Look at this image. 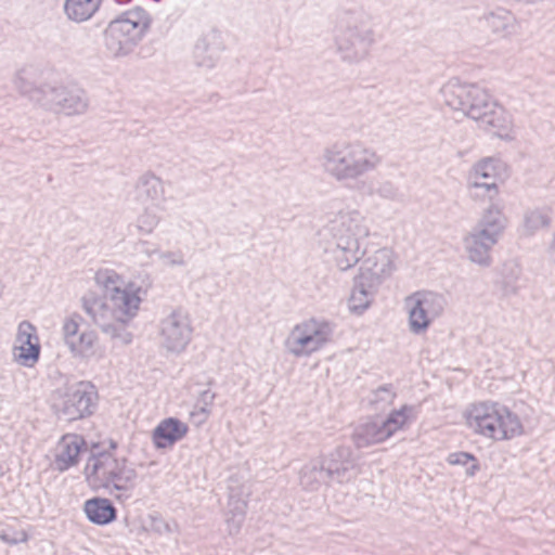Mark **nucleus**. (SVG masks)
<instances>
[{"instance_id":"37","label":"nucleus","mask_w":555,"mask_h":555,"mask_svg":"<svg viewBox=\"0 0 555 555\" xmlns=\"http://www.w3.org/2000/svg\"><path fill=\"white\" fill-rule=\"evenodd\" d=\"M159 217L150 209H145L143 214L138 217L137 229L140 233L150 234L157 227Z\"/></svg>"},{"instance_id":"38","label":"nucleus","mask_w":555,"mask_h":555,"mask_svg":"<svg viewBox=\"0 0 555 555\" xmlns=\"http://www.w3.org/2000/svg\"><path fill=\"white\" fill-rule=\"evenodd\" d=\"M30 340H38L36 327L30 322L23 321L20 323L17 328L16 341L20 344H26Z\"/></svg>"},{"instance_id":"6","label":"nucleus","mask_w":555,"mask_h":555,"mask_svg":"<svg viewBox=\"0 0 555 555\" xmlns=\"http://www.w3.org/2000/svg\"><path fill=\"white\" fill-rule=\"evenodd\" d=\"M89 481L104 488L111 494L114 491L127 492L135 487L138 473L126 457H116L104 451L92 454L85 467Z\"/></svg>"},{"instance_id":"17","label":"nucleus","mask_w":555,"mask_h":555,"mask_svg":"<svg viewBox=\"0 0 555 555\" xmlns=\"http://www.w3.org/2000/svg\"><path fill=\"white\" fill-rule=\"evenodd\" d=\"M223 49L221 33L210 29L197 39L193 50L194 62L199 67L212 68Z\"/></svg>"},{"instance_id":"1","label":"nucleus","mask_w":555,"mask_h":555,"mask_svg":"<svg viewBox=\"0 0 555 555\" xmlns=\"http://www.w3.org/2000/svg\"><path fill=\"white\" fill-rule=\"evenodd\" d=\"M95 282L103 287L104 294L87 292L81 297L83 311L111 339L129 345L132 341V334L127 331L126 325L139 311L140 288L137 291L121 288L118 285L119 276L108 270L96 272Z\"/></svg>"},{"instance_id":"8","label":"nucleus","mask_w":555,"mask_h":555,"mask_svg":"<svg viewBox=\"0 0 555 555\" xmlns=\"http://www.w3.org/2000/svg\"><path fill=\"white\" fill-rule=\"evenodd\" d=\"M506 227V218L501 209L491 204L473 230L464 237L468 259L481 267H490V251L499 242Z\"/></svg>"},{"instance_id":"29","label":"nucleus","mask_w":555,"mask_h":555,"mask_svg":"<svg viewBox=\"0 0 555 555\" xmlns=\"http://www.w3.org/2000/svg\"><path fill=\"white\" fill-rule=\"evenodd\" d=\"M135 190L138 198L142 201L155 202L164 196L163 181L152 172L139 178Z\"/></svg>"},{"instance_id":"23","label":"nucleus","mask_w":555,"mask_h":555,"mask_svg":"<svg viewBox=\"0 0 555 555\" xmlns=\"http://www.w3.org/2000/svg\"><path fill=\"white\" fill-rule=\"evenodd\" d=\"M378 286L371 285V282L360 275L354 278L353 288L349 298V307L352 312L362 313L372 302Z\"/></svg>"},{"instance_id":"20","label":"nucleus","mask_w":555,"mask_h":555,"mask_svg":"<svg viewBox=\"0 0 555 555\" xmlns=\"http://www.w3.org/2000/svg\"><path fill=\"white\" fill-rule=\"evenodd\" d=\"M83 512L90 522L99 526L108 525L117 518V509L111 500L100 496L87 500Z\"/></svg>"},{"instance_id":"35","label":"nucleus","mask_w":555,"mask_h":555,"mask_svg":"<svg viewBox=\"0 0 555 555\" xmlns=\"http://www.w3.org/2000/svg\"><path fill=\"white\" fill-rule=\"evenodd\" d=\"M447 462L450 465H462V466H465L468 463H472L466 468V475L468 477H474L477 474V472L480 470V464H479L477 457L474 454L468 453V452L460 451V452L450 453L447 457Z\"/></svg>"},{"instance_id":"45","label":"nucleus","mask_w":555,"mask_h":555,"mask_svg":"<svg viewBox=\"0 0 555 555\" xmlns=\"http://www.w3.org/2000/svg\"><path fill=\"white\" fill-rule=\"evenodd\" d=\"M137 249L141 253L146 254L147 256H151L152 254L156 253L155 248H150V243L146 241H141L137 245Z\"/></svg>"},{"instance_id":"2","label":"nucleus","mask_w":555,"mask_h":555,"mask_svg":"<svg viewBox=\"0 0 555 555\" xmlns=\"http://www.w3.org/2000/svg\"><path fill=\"white\" fill-rule=\"evenodd\" d=\"M443 103L476 120L479 128L501 139H512L513 120L506 109L476 83L451 79L440 90Z\"/></svg>"},{"instance_id":"11","label":"nucleus","mask_w":555,"mask_h":555,"mask_svg":"<svg viewBox=\"0 0 555 555\" xmlns=\"http://www.w3.org/2000/svg\"><path fill=\"white\" fill-rule=\"evenodd\" d=\"M98 391L88 382H80L69 388L61 402L55 404L59 418L74 422L92 415L96 409Z\"/></svg>"},{"instance_id":"31","label":"nucleus","mask_w":555,"mask_h":555,"mask_svg":"<svg viewBox=\"0 0 555 555\" xmlns=\"http://www.w3.org/2000/svg\"><path fill=\"white\" fill-rule=\"evenodd\" d=\"M409 309V328L411 333L421 335L425 333L435 321L427 312L414 304H405Z\"/></svg>"},{"instance_id":"33","label":"nucleus","mask_w":555,"mask_h":555,"mask_svg":"<svg viewBox=\"0 0 555 555\" xmlns=\"http://www.w3.org/2000/svg\"><path fill=\"white\" fill-rule=\"evenodd\" d=\"M551 223V217L543 209H533L525 214L524 229L527 235L534 234L542 228H547Z\"/></svg>"},{"instance_id":"21","label":"nucleus","mask_w":555,"mask_h":555,"mask_svg":"<svg viewBox=\"0 0 555 555\" xmlns=\"http://www.w3.org/2000/svg\"><path fill=\"white\" fill-rule=\"evenodd\" d=\"M389 437L390 431H385L380 421H370L360 424L352 434V440L359 449L384 442Z\"/></svg>"},{"instance_id":"3","label":"nucleus","mask_w":555,"mask_h":555,"mask_svg":"<svg viewBox=\"0 0 555 555\" xmlns=\"http://www.w3.org/2000/svg\"><path fill=\"white\" fill-rule=\"evenodd\" d=\"M382 162L383 157L376 150L361 140L335 142L325 147L321 155L324 172L344 184L358 182L375 171Z\"/></svg>"},{"instance_id":"46","label":"nucleus","mask_w":555,"mask_h":555,"mask_svg":"<svg viewBox=\"0 0 555 555\" xmlns=\"http://www.w3.org/2000/svg\"><path fill=\"white\" fill-rule=\"evenodd\" d=\"M469 180H477L478 182H486V181L496 182L495 176H492V178H479V177H472V176H469Z\"/></svg>"},{"instance_id":"4","label":"nucleus","mask_w":555,"mask_h":555,"mask_svg":"<svg viewBox=\"0 0 555 555\" xmlns=\"http://www.w3.org/2000/svg\"><path fill=\"white\" fill-rule=\"evenodd\" d=\"M335 243L334 259L339 270L346 271L363 257L362 241L370 235L365 218L358 210L340 211L328 225Z\"/></svg>"},{"instance_id":"14","label":"nucleus","mask_w":555,"mask_h":555,"mask_svg":"<svg viewBox=\"0 0 555 555\" xmlns=\"http://www.w3.org/2000/svg\"><path fill=\"white\" fill-rule=\"evenodd\" d=\"M82 317L75 312L65 318L62 325V335L65 345L74 357L90 358L94 354L98 335L94 331L79 332Z\"/></svg>"},{"instance_id":"19","label":"nucleus","mask_w":555,"mask_h":555,"mask_svg":"<svg viewBox=\"0 0 555 555\" xmlns=\"http://www.w3.org/2000/svg\"><path fill=\"white\" fill-rule=\"evenodd\" d=\"M37 76L38 69L36 67L25 66L15 74L13 83L22 95L27 96L30 101L41 106L46 91L51 83H42L37 86Z\"/></svg>"},{"instance_id":"13","label":"nucleus","mask_w":555,"mask_h":555,"mask_svg":"<svg viewBox=\"0 0 555 555\" xmlns=\"http://www.w3.org/2000/svg\"><path fill=\"white\" fill-rule=\"evenodd\" d=\"M336 43L344 61L358 63L369 55L374 43V33L366 25L348 26L337 37Z\"/></svg>"},{"instance_id":"26","label":"nucleus","mask_w":555,"mask_h":555,"mask_svg":"<svg viewBox=\"0 0 555 555\" xmlns=\"http://www.w3.org/2000/svg\"><path fill=\"white\" fill-rule=\"evenodd\" d=\"M405 304H414L422 307L434 320L439 318L446 307V299L442 295L434 292H416L406 297Z\"/></svg>"},{"instance_id":"22","label":"nucleus","mask_w":555,"mask_h":555,"mask_svg":"<svg viewBox=\"0 0 555 555\" xmlns=\"http://www.w3.org/2000/svg\"><path fill=\"white\" fill-rule=\"evenodd\" d=\"M301 487L307 491H317L323 485L332 483L320 459L306 463L299 473Z\"/></svg>"},{"instance_id":"12","label":"nucleus","mask_w":555,"mask_h":555,"mask_svg":"<svg viewBox=\"0 0 555 555\" xmlns=\"http://www.w3.org/2000/svg\"><path fill=\"white\" fill-rule=\"evenodd\" d=\"M193 327L186 311L173 309L159 323L162 346L169 352L180 353L192 339Z\"/></svg>"},{"instance_id":"32","label":"nucleus","mask_w":555,"mask_h":555,"mask_svg":"<svg viewBox=\"0 0 555 555\" xmlns=\"http://www.w3.org/2000/svg\"><path fill=\"white\" fill-rule=\"evenodd\" d=\"M468 193L469 197L475 201L493 202L499 194V188L496 182L493 181L468 180Z\"/></svg>"},{"instance_id":"43","label":"nucleus","mask_w":555,"mask_h":555,"mask_svg":"<svg viewBox=\"0 0 555 555\" xmlns=\"http://www.w3.org/2000/svg\"><path fill=\"white\" fill-rule=\"evenodd\" d=\"M159 257L167 261L169 266H185L184 255L181 250L160 253Z\"/></svg>"},{"instance_id":"9","label":"nucleus","mask_w":555,"mask_h":555,"mask_svg":"<svg viewBox=\"0 0 555 555\" xmlns=\"http://www.w3.org/2000/svg\"><path fill=\"white\" fill-rule=\"evenodd\" d=\"M335 324L325 319L311 318L297 324L291 332L286 347L295 357H309L330 344Z\"/></svg>"},{"instance_id":"47","label":"nucleus","mask_w":555,"mask_h":555,"mask_svg":"<svg viewBox=\"0 0 555 555\" xmlns=\"http://www.w3.org/2000/svg\"><path fill=\"white\" fill-rule=\"evenodd\" d=\"M109 448H111V449H113V450H115V449L117 448V442H116V441H114V440H111V441H109Z\"/></svg>"},{"instance_id":"25","label":"nucleus","mask_w":555,"mask_h":555,"mask_svg":"<svg viewBox=\"0 0 555 555\" xmlns=\"http://www.w3.org/2000/svg\"><path fill=\"white\" fill-rule=\"evenodd\" d=\"M487 26L500 37H509L516 34L518 25L515 16L505 9H496L485 16Z\"/></svg>"},{"instance_id":"34","label":"nucleus","mask_w":555,"mask_h":555,"mask_svg":"<svg viewBox=\"0 0 555 555\" xmlns=\"http://www.w3.org/2000/svg\"><path fill=\"white\" fill-rule=\"evenodd\" d=\"M17 353H15L16 360L24 366L33 367L39 360L41 347L38 340H30L26 344H20V347H15Z\"/></svg>"},{"instance_id":"28","label":"nucleus","mask_w":555,"mask_h":555,"mask_svg":"<svg viewBox=\"0 0 555 555\" xmlns=\"http://www.w3.org/2000/svg\"><path fill=\"white\" fill-rule=\"evenodd\" d=\"M85 444V440L78 436H74L68 441L64 440V443L55 457L57 469L60 472H64L76 465L78 463V456Z\"/></svg>"},{"instance_id":"7","label":"nucleus","mask_w":555,"mask_h":555,"mask_svg":"<svg viewBox=\"0 0 555 555\" xmlns=\"http://www.w3.org/2000/svg\"><path fill=\"white\" fill-rule=\"evenodd\" d=\"M146 10L135 7L113 20L104 31V42L114 56H125L132 52L151 25Z\"/></svg>"},{"instance_id":"44","label":"nucleus","mask_w":555,"mask_h":555,"mask_svg":"<svg viewBox=\"0 0 555 555\" xmlns=\"http://www.w3.org/2000/svg\"><path fill=\"white\" fill-rule=\"evenodd\" d=\"M201 411H202L201 408L194 406L193 411L191 412V418L194 420V422L197 425L205 423L211 413V412L207 411V413H205V415H202Z\"/></svg>"},{"instance_id":"30","label":"nucleus","mask_w":555,"mask_h":555,"mask_svg":"<svg viewBox=\"0 0 555 555\" xmlns=\"http://www.w3.org/2000/svg\"><path fill=\"white\" fill-rule=\"evenodd\" d=\"M416 420V409L413 405L404 404L398 410L391 411L382 422L385 431H390V437L400 429L410 425Z\"/></svg>"},{"instance_id":"5","label":"nucleus","mask_w":555,"mask_h":555,"mask_svg":"<svg viewBox=\"0 0 555 555\" xmlns=\"http://www.w3.org/2000/svg\"><path fill=\"white\" fill-rule=\"evenodd\" d=\"M466 421L475 433L496 441L508 440L524 433L517 414L498 402L473 404Z\"/></svg>"},{"instance_id":"42","label":"nucleus","mask_w":555,"mask_h":555,"mask_svg":"<svg viewBox=\"0 0 555 555\" xmlns=\"http://www.w3.org/2000/svg\"><path fill=\"white\" fill-rule=\"evenodd\" d=\"M470 176L479 178H492V176H495L493 162L491 159H483L479 162L475 166L474 172Z\"/></svg>"},{"instance_id":"16","label":"nucleus","mask_w":555,"mask_h":555,"mask_svg":"<svg viewBox=\"0 0 555 555\" xmlns=\"http://www.w3.org/2000/svg\"><path fill=\"white\" fill-rule=\"evenodd\" d=\"M393 269L392 251L384 247L363 260L358 275L371 282V285L379 286Z\"/></svg>"},{"instance_id":"41","label":"nucleus","mask_w":555,"mask_h":555,"mask_svg":"<svg viewBox=\"0 0 555 555\" xmlns=\"http://www.w3.org/2000/svg\"><path fill=\"white\" fill-rule=\"evenodd\" d=\"M245 503H240V506L235 507L236 512L232 518L227 519L230 534L237 533L245 518Z\"/></svg>"},{"instance_id":"39","label":"nucleus","mask_w":555,"mask_h":555,"mask_svg":"<svg viewBox=\"0 0 555 555\" xmlns=\"http://www.w3.org/2000/svg\"><path fill=\"white\" fill-rule=\"evenodd\" d=\"M395 398H396V391L393 390V386L391 384H385L383 386H379L373 392L372 401L374 403H378V402L391 403Z\"/></svg>"},{"instance_id":"24","label":"nucleus","mask_w":555,"mask_h":555,"mask_svg":"<svg viewBox=\"0 0 555 555\" xmlns=\"http://www.w3.org/2000/svg\"><path fill=\"white\" fill-rule=\"evenodd\" d=\"M102 0H65L63 10L67 20L83 23L99 11Z\"/></svg>"},{"instance_id":"27","label":"nucleus","mask_w":555,"mask_h":555,"mask_svg":"<svg viewBox=\"0 0 555 555\" xmlns=\"http://www.w3.org/2000/svg\"><path fill=\"white\" fill-rule=\"evenodd\" d=\"M520 267L514 261H506L499 271L495 285L501 289L503 296L516 295L519 291Z\"/></svg>"},{"instance_id":"36","label":"nucleus","mask_w":555,"mask_h":555,"mask_svg":"<svg viewBox=\"0 0 555 555\" xmlns=\"http://www.w3.org/2000/svg\"><path fill=\"white\" fill-rule=\"evenodd\" d=\"M370 194L387 201H398L400 198L399 188L390 180L379 182L376 188L370 191Z\"/></svg>"},{"instance_id":"15","label":"nucleus","mask_w":555,"mask_h":555,"mask_svg":"<svg viewBox=\"0 0 555 555\" xmlns=\"http://www.w3.org/2000/svg\"><path fill=\"white\" fill-rule=\"evenodd\" d=\"M319 459L331 482L345 483L357 475V461L349 447L339 446Z\"/></svg>"},{"instance_id":"40","label":"nucleus","mask_w":555,"mask_h":555,"mask_svg":"<svg viewBox=\"0 0 555 555\" xmlns=\"http://www.w3.org/2000/svg\"><path fill=\"white\" fill-rule=\"evenodd\" d=\"M215 399L216 393L214 391L210 389L203 390L199 392L194 406L201 408L202 415H205L207 411L211 412Z\"/></svg>"},{"instance_id":"18","label":"nucleus","mask_w":555,"mask_h":555,"mask_svg":"<svg viewBox=\"0 0 555 555\" xmlns=\"http://www.w3.org/2000/svg\"><path fill=\"white\" fill-rule=\"evenodd\" d=\"M188 431V424L177 417H167L153 429L152 441L158 450L168 449L183 439Z\"/></svg>"},{"instance_id":"10","label":"nucleus","mask_w":555,"mask_h":555,"mask_svg":"<svg viewBox=\"0 0 555 555\" xmlns=\"http://www.w3.org/2000/svg\"><path fill=\"white\" fill-rule=\"evenodd\" d=\"M90 99L87 91L76 83L50 85L41 107L66 116L83 115L88 112Z\"/></svg>"}]
</instances>
